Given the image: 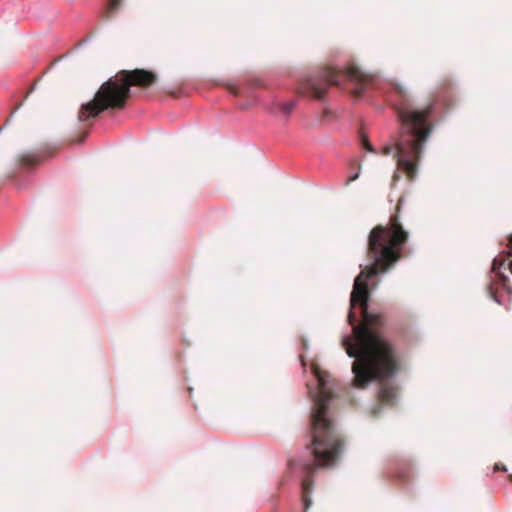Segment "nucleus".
<instances>
[{"mask_svg": "<svg viewBox=\"0 0 512 512\" xmlns=\"http://www.w3.org/2000/svg\"><path fill=\"white\" fill-rule=\"evenodd\" d=\"M408 240L397 214L390 218V225L375 226L369 233L367 257L371 265L355 278L350 295L347 315L352 335L342 340V345L352 363L353 385L365 388L373 381L380 384L378 397L386 405H392L396 388L389 383L398 371V356L393 345L383 336V314L369 311L370 291L368 281L388 271L400 258Z\"/></svg>", "mask_w": 512, "mask_h": 512, "instance_id": "nucleus-1", "label": "nucleus"}, {"mask_svg": "<svg viewBox=\"0 0 512 512\" xmlns=\"http://www.w3.org/2000/svg\"><path fill=\"white\" fill-rule=\"evenodd\" d=\"M315 384H307L313 402L310 425L303 451L288 462V472L300 481L301 501L305 511L311 504L313 474L319 468L334 467L343 452L344 439L329 412L333 397L329 374L313 367Z\"/></svg>", "mask_w": 512, "mask_h": 512, "instance_id": "nucleus-2", "label": "nucleus"}, {"mask_svg": "<svg viewBox=\"0 0 512 512\" xmlns=\"http://www.w3.org/2000/svg\"><path fill=\"white\" fill-rule=\"evenodd\" d=\"M386 100L398 116L400 132L395 144L385 146L382 154L393 153L397 169L412 181L417 176L423 147L432 131L433 116L439 107L448 108L453 104V85L449 79L443 80L431 101L423 107H414L404 89L398 85L390 88Z\"/></svg>", "mask_w": 512, "mask_h": 512, "instance_id": "nucleus-3", "label": "nucleus"}, {"mask_svg": "<svg viewBox=\"0 0 512 512\" xmlns=\"http://www.w3.org/2000/svg\"><path fill=\"white\" fill-rule=\"evenodd\" d=\"M155 80L154 73L143 69L119 72L101 85L92 101L81 105L79 121L96 118L104 110L124 108L131 86L149 87Z\"/></svg>", "mask_w": 512, "mask_h": 512, "instance_id": "nucleus-4", "label": "nucleus"}, {"mask_svg": "<svg viewBox=\"0 0 512 512\" xmlns=\"http://www.w3.org/2000/svg\"><path fill=\"white\" fill-rule=\"evenodd\" d=\"M371 85L372 79L355 66L343 69L325 67L307 81L305 91L303 86L299 87V93H307L317 100H324L328 89L335 86L361 98Z\"/></svg>", "mask_w": 512, "mask_h": 512, "instance_id": "nucleus-5", "label": "nucleus"}, {"mask_svg": "<svg viewBox=\"0 0 512 512\" xmlns=\"http://www.w3.org/2000/svg\"><path fill=\"white\" fill-rule=\"evenodd\" d=\"M386 474L388 478L400 484H408L413 477L412 464L405 458H393L389 460Z\"/></svg>", "mask_w": 512, "mask_h": 512, "instance_id": "nucleus-6", "label": "nucleus"}, {"mask_svg": "<svg viewBox=\"0 0 512 512\" xmlns=\"http://www.w3.org/2000/svg\"><path fill=\"white\" fill-rule=\"evenodd\" d=\"M53 156L52 151H37L23 154L20 158V169L21 170H29L33 169L39 164H41L44 160Z\"/></svg>", "mask_w": 512, "mask_h": 512, "instance_id": "nucleus-7", "label": "nucleus"}, {"mask_svg": "<svg viewBox=\"0 0 512 512\" xmlns=\"http://www.w3.org/2000/svg\"><path fill=\"white\" fill-rule=\"evenodd\" d=\"M297 103V100H290L287 102L272 101L265 106V110L272 115H282L287 119L297 106Z\"/></svg>", "mask_w": 512, "mask_h": 512, "instance_id": "nucleus-8", "label": "nucleus"}, {"mask_svg": "<svg viewBox=\"0 0 512 512\" xmlns=\"http://www.w3.org/2000/svg\"><path fill=\"white\" fill-rule=\"evenodd\" d=\"M505 265V259L501 257L494 258L492 262V271L496 274L500 288L508 295H511L512 289L508 286V277L501 272L502 267Z\"/></svg>", "mask_w": 512, "mask_h": 512, "instance_id": "nucleus-9", "label": "nucleus"}, {"mask_svg": "<svg viewBox=\"0 0 512 512\" xmlns=\"http://www.w3.org/2000/svg\"><path fill=\"white\" fill-rule=\"evenodd\" d=\"M121 3H122V0H109L107 6L105 8L103 17L106 19H109L112 16V14L114 12H116L117 9L121 6Z\"/></svg>", "mask_w": 512, "mask_h": 512, "instance_id": "nucleus-10", "label": "nucleus"}, {"mask_svg": "<svg viewBox=\"0 0 512 512\" xmlns=\"http://www.w3.org/2000/svg\"><path fill=\"white\" fill-rule=\"evenodd\" d=\"M489 294L493 298V300L499 304H502V299L499 296L498 288H495L493 284L489 285Z\"/></svg>", "mask_w": 512, "mask_h": 512, "instance_id": "nucleus-11", "label": "nucleus"}, {"mask_svg": "<svg viewBox=\"0 0 512 512\" xmlns=\"http://www.w3.org/2000/svg\"><path fill=\"white\" fill-rule=\"evenodd\" d=\"M228 90L234 96H239V95H241L243 93L244 88H242L240 86H237V85H232L231 84V85H229Z\"/></svg>", "mask_w": 512, "mask_h": 512, "instance_id": "nucleus-12", "label": "nucleus"}, {"mask_svg": "<svg viewBox=\"0 0 512 512\" xmlns=\"http://www.w3.org/2000/svg\"><path fill=\"white\" fill-rule=\"evenodd\" d=\"M269 507L271 509V512H278V504H277V497L273 496L269 500Z\"/></svg>", "mask_w": 512, "mask_h": 512, "instance_id": "nucleus-13", "label": "nucleus"}, {"mask_svg": "<svg viewBox=\"0 0 512 512\" xmlns=\"http://www.w3.org/2000/svg\"><path fill=\"white\" fill-rule=\"evenodd\" d=\"M362 146H363L364 149H366L369 152H374L375 151L373 146L370 144V142L366 138L362 139Z\"/></svg>", "mask_w": 512, "mask_h": 512, "instance_id": "nucleus-14", "label": "nucleus"}, {"mask_svg": "<svg viewBox=\"0 0 512 512\" xmlns=\"http://www.w3.org/2000/svg\"><path fill=\"white\" fill-rule=\"evenodd\" d=\"M494 471H503V472H506L507 471V468L504 464L502 463H496L494 465Z\"/></svg>", "mask_w": 512, "mask_h": 512, "instance_id": "nucleus-15", "label": "nucleus"}, {"mask_svg": "<svg viewBox=\"0 0 512 512\" xmlns=\"http://www.w3.org/2000/svg\"><path fill=\"white\" fill-rule=\"evenodd\" d=\"M359 177V172H356L354 174H351L347 181L345 182L346 185H348L350 182L355 181Z\"/></svg>", "mask_w": 512, "mask_h": 512, "instance_id": "nucleus-16", "label": "nucleus"}, {"mask_svg": "<svg viewBox=\"0 0 512 512\" xmlns=\"http://www.w3.org/2000/svg\"><path fill=\"white\" fill-rule=\"evenodd\" d=\"M508 248H509V256H512V235H511V238L509 239Z\"/></svg>", "mask_w": 512, "mask_h": 512, "instance_id": "nucleus-17", "label": "nucleus"}, {"mask_svg": "<svg viewBox=\"0 0 512 512\" xmlns=\"http://www.w3.org/2000/svg\"><path fill=\"white\" fill-rule=\"evenodd\" d=\"M299 360H300V362H301V366H302L303 368H305L306 363H305V360H304V356H303L302 354H300V355H299Z\"/></svg>", "mask_w": 512, "mask_h": 512, "instance_id": "nucleus-18", "label": "nucleus"}, {"mask_svg": "<svg viewBox=\"0 0 512 512\" xmlns=\"http://www.w3.org/2000/svg\"><path fill=\"white\" fill-rule=\"evenodd\" d=\"M400 179V173L399 171H396L393 175V181H398Z\"/></svg>", "mask_w": 512, "mask_h": 512, "instance_id": "nucleus-19", "label": "nucleus"}, {"mask_svg": "<svg viewBox=\"0 0 512 512\" xmlns=\"http://www.w3.org/2000/svg\"><path fill=\"white\" fill-rule=\"evenodd\" d=\"M251 104L250 103H243L241 105V109H247Z\"/></svg>", "mask_w": 512, "mask_h": 512, "instance_id": "nucleus-20", "label": "nucleus"}, {"mask_svg": "<svg viewBox=\"0 0 512 512\" xmlns=\"http://www.w3.org/2000/svg\"><path fill=\"white\" fill-rule=\"evenodd\" d=\"M401 204H402V199H400V200L398 201V204H397V212H399L400 207H401Z\"/></svg>", "mask_w": 512, "mask_h": 512, "instance_id": "nucleus-21", "label": "nucleus"}, {"mask_svg": "<svg viewBox=\"0 0 512 512\" xmlns=\"http://www.w3.org/2000/svg\"><path fill=\"white\" fill-rule=\"evenodd\" d=\"M510 272L512 273V260L509 262V266H508Z\"/></svg>", "mask_w": 512, "mask_h": 512, "instance_id": "nucleus-22", "label": "nucleus"}, {"mask_svg": "<svg viewBox=\"0 0 512 512\" xmlns=\"http://www.w3.org/2000/svg\"><path fill=\"white\" fill-rule=\"evenodd\" d=\"M257 85H258V83H254L253 86L251 87V89L256 87Z\"/></svg>", "mask_w": 512, "mask_h": 512, "instance_id": "nucleus-23", "label": "nucleus"}, {"mask_svg": "<svg viewBox=\"0 0 512 512\" xmlns=\"http://www.w3.org/2000/svg\"><path fill=\"white\" fill-rule=\"evenodd\" d=\"M508 477H509V479L512 481V474H510Z\"/></svg>", "mask_w": 512, "mask_h": 512, "instance_id": "nucleus-24", "label": "nucleus"}]
</instances>
